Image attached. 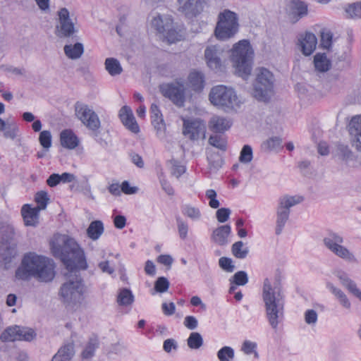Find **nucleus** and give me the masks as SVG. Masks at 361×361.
Here are the masks:
<instances>
[{"mask_svg":"<svg viewBox=\"0 0 361 361\" xmlns=\"http://www.w3.org/2000/svg\"><path fill=\"white\" fill-rule=\"evenodd\" d=\"M50 249L52 255L73 274L61 286L59 296L66 307L77 310L82 304L86 293L84 281L78 274V270H85L88 267L84 250L74 238L59 233L51 239Z\"/></svg>","mask_w":361,"mask_h":361,"instance_id":"1","label":"nucleus"},{"mask_svg":"<svg viewBox=\"0 0 361 361\" xmlns=\"http://www.w3.org/2000/svg\"><path fill=\"white\" fill-rule=\"evenodd\" d=\"M18 280L29 281L32 278L42 283L51 282L56 276L54 261L35 252L25 253L15 274Z\"/></svg>","mask_w":361,"mask_h":361,"instance_id":"2","label":"nucleus"},{"mask_svg":"<svg viewBox=\"0 0 361 361\" xmlns=\"http://www.w3.org/2000/svg\"><path fill=\"white\" fill-rule=\"evenodd\" d=\"M262 298L267 320L270 326L276 330L284 318L285 296L282 289L279 285L272 283L269 279H265Z\"/></svg>","mask_w":361,"mask_h":361,"instance_id":"3","label":"nucleus"},{"mask_svg":"<svg viewBox=\"0 0 361 361\" xmlns=\"http://www.w3.org/2000/svg\"><path fill=\"white\" fill-rule=\"evenodd\" d=\"M253 49L247 39L235 43L231 51V61L235 73L246 80L251 74L253 61Z\"/></svg>","mask_w":361,"mask_h":361,"instance_id":"4","label":"nucleus"},{"mask_svg":"<svg viewBox=\"0 0 361 361\" xmlns=\"http://www.w3.org/2000/svg\"><path fill=\"white\" fill-rule=\"evenodd\" d=\"M209 99L214 106L226 111L235 110L240 104L235 91L223 85H216L211 89Z\"/></svg>","mask_w":361,"mask_h":361,"instance_id":"5","label":"nucleus"},{"mask_svg":"<svg viewBox=\"0 0 361 361\" xmlns=\"http://www.w3.org/2000/svg\"><path fill=\"white\" fill-rule=\"evenodd\" d=\"M238 16L228 9H224L218 15L214 33L218 39L228 40L233 37L239 30Z\"/></svg>","mask_w":361,"mask_h":361,"instance_id":"6","label":"nucleus"},{"mask_svg":"<svg viewBox=\"0 0 361 361\" xmlns=\"http://www.w3.org/2000/svg\"><path fill=\"white\" fill-rule=\"evenodd\" d=\"M55 34L59 38H69L78 32L77 18L67 8H61L57 11Z\"/></svg>","mask_w":361,"mask_h":361,"instance_id":"7","label":"nucleus"},{"mask_svg":"<svg viewBox=\"0 0 361 361\" xmlns=\"http://www.w3.org/2000/svg\"><path fill=\"white\" fill-rule=\"evenodd\" d=\"M274 77L271 71L264 68L257 70L252 95L259 101H267L273 91Z\"/></svg>","mask_w":361,"mask_h":361,"instance_id":"8","label":"nucleus"},{"mask_svg":"<svg viewBox=\"0 0 361 361\" xmlns=\"http://www.w3.org/2000/svg\"><path fill=\"white\" fill-rule=\"evenodd\" d=\"M16 232L11 224L0 228V262H9L16 255Z\"/></svg>","mask_w":361,"mask_h":361,"instance_id":"9","label":"nucleus"},{"mask_svg":"<svg viewBox=\"0 0 361 361\" xmlns=\"http://www.w3.org/2000/svg\"><path fill=\"white\" fill-rule=\"evenodd\" d=\"M325 247L336 257L348 262H355L357 259L354 253L343 245V237L334 232L327 233L322 240Z\"/></svg>","mask_w":361,"mask_h":361,"instance_id":"10","label":"nucleus"},{"mask_svg":"<svg viewBox=\"0 0 361 361\" xmlns=\"http://www.w3.org/2000/svg\"><path fill=\"white\" fill-rule=\"evenodd\" d=\"M76 117L90 130L96 131L100 128L97 114L87 104L77 102L75 106Z\"/></svg>","mask_w":361,"mask_h":361,"instance_id":"11","label":"nucleus"},{"mask_svg":"<svg viewBox=\"0 0 361 361\" xmlns=\"http://www.w3.org/2000/svg\"><path fill=\"white\" fill-rule=\"evenodd\" d=\"M183 134L192 140L204 139L205 123L200 118H183Z\"/></svg>","mask_w":361,"mask_h":361,"instance_id":"12","label":"nucleus"},{"mask_svg":"<svg viewBox=\"0 0 361 361\" xmlns=\"http://www.w3.org/2000/svg\"><path fill=\"white\" fill-rule=\"evenodd\" d=\"M161 94L169 98L178 106H183L185 103V88L183 83H166L160 85Z\"/></svg>","mask_w":361,"mask_h":361,"instance_id":"13","label":"nucleus"},{"mask_svg":"<svg viewBox=\"0 0 361 361\" xmlns=\"http://www.w3.org/2000/svg\"><path fill=\"white\" fill-rule=\"evenodd\" d=\"M35 336L33 329L15 326L7 328L1 335L0 339L4 342H10L14 341H30Z\"/></svg>","mask_w":361,"mask_h":361,"instance_id":"14","label":"nucleus"},{"mask_svg":"<svg viewBox=\"0 0 361 361\" xmlns=\"http://www.w3.org/2000/svg\"><path fill=\"white\" fill-rule=\"evenodd\" d=\"M224 49L218 45H211L204 51V58L207 66L215 72L222 71L224 68L222 54Z\"/></svg>","mask_w":361,"mask_h":361,"instance_id":"15","label":"nucleus"},{"mask_svg":"<svg viewBox=\"0 0 361 361\" xmlns=\"http://www.w3.org/2000/svg\"><path fill=\"white\" fill-rule=\"evenodd\" d=\"M178 10L188 18L202 13L206 6V0H178Z\"/></svg>","mask_w":361,"mask_h":361,"instance_id":"16","label":"nucleus"},{"mask_svg":"<svg viewBox=\"0 0 361 361\" xmlns=\"http://www.w3.org/2000/svg\"><path fill=\"white\" fill-rule=\"evenodd\" d=\"M118 117L122 124L129 131L134 134L140 132V126L130 106L126 105L122 106L118 111Z\"/></svg>","mask_w":361,"mask_h":361,"instance_id":"17","label":"nucleus"},{"mask_svg":"<svg viewBox=\"0 0 361 361\" xmlns=\"http://www.w3.org/2000/svg\"><path fill=\"white\" fill-rule=\"evenodd\" d=\"M151 122L156 130L157 136L159 139H164L166 137V123L163 118V115L155 104H152L150 107Z\"/></svg>","mask_w":361,"mask_h":361,"instance_id":"18","label":"nucleus"},{"mask_svg":"<svg viewBox=\"0 0 361 361\" xmlns=\"http://www.w3.org/2000/svg\"><path fill=\"white\" fill-rule=\"evenodd\" d=\"M298 40L300 49L305 56L311 55L317 47V39L312 32H306L300 34Z\"/></svg>","mask_w":361,"mask_h":361,"instance_id":"19","label":"nucleus"},{"mask_svg":"<svg viewBox=\"0 0 361 361\" xmlns=\"http://www.w3.org/2000/svg\"><path fill=\"white\" fill-rule=\"evenodd\" d=\"M348 132L353 145L361 150V114L353 116L348 125Z\"/></svg>","mask_w":361,"mask_h":361,"instance_id":"20","label":"nucleus"},{"mask_svg":"<svg viewBox=\"0 0 361 361\" xmlns=\"http://www.w3.org/2000/svg\"><path fill=\"white\" fill-rule=\"evenodd\" d=\"M290 17L295 21L307 16L308 7L307 4L300 0H292L288 5Z\"/></svg>","mask_w":361,"mask_h":361,"instance_id":"21","label":"nucleus"},{"mask_svg":"<svg viewBox=\"0 0 361 361\" xmlns=\"http://www.w3.org/2000/svg\"><path fill=\"white\" fill-rule=\"evenodd\" d=\"M205 84L204 75L202 72L192 71L188 77L187 86L195 92H201Z\"/></svg>","mask_w":361,"mask_h":361,"instance_id":"22","label":"nucleus"},{"mask_svg":"<svg viewBox=\"0 0 361 361\" xmlns=\"http://www.w3.org/2000/svg\"><path fill=\"white\" fill-rule=\"evenodd\" d=\"M232 125L230 119L220 116H213L209 121V128L215 133H224Z\"/></svg>","mask_w":361,"mask_h":361,"instance_id":"23","label":"nucleus"},{"mask_svg":"<svg viewBox=\"0 0 361 361\" xmlns=\"http://www.w3.org/2000/svg\"><path fill=\"white\" fill-rule=\"evenodd\" d=\"M151 27L158 33L164 34L166 29L172 25V18L170 16H161L157 14L151 20Z\"/></svg>","mask_w":361,"mask_h":361,"instance_id":"24","label":"nucleus"},{"mask_svg":"<svg viewBox=\"0 0 361 361\" xmlns=\"http://www.w3.org/2000/svg\"><path fill=\"white\" fill-rule=\"evenodd\" d=\"M326 288L334 295L339 304L345 309L351 308V302L348 295L340 288L334 286L331 282H326Z\"/></svg>","mask_w":361,"mask_h":361,"instance_id":"25","label":"nucleus"},{"mask_svg":"<svg viewBox=\"0 0 361 361\" xmlns=\"http://www.w3.org/2000/svg\"><path fill=\"white\" fill-rule=\"evenodd\" d=\"M39 208L31 207L29 204H25L21 209V214L26 226H35L38 224Z\"/></svg>","mask_w":361,"mask_h":361,"instance_id":"26","label":"nucleus"},{"mask_svg":"<svg viewBox=\"0 0 361 361\" xmlns=\"http://www.w3.org/2000/svg\"><path fill=\"white\" fill-rule=\"evenodd\" d=\"M231 233V227L229 225L220 226L212 233V239L219 245H224L228 243V237Z\"/></svg>","mask_w":361,"mask_h":361,"instance_id":"27","label":"nucleus"},{"mask_svg":"<svg viewBox=\"0 0 361 361\" xmlns=\"http://www.w3.org/2000/svg\"><path fill=\"white\" fill-rule=\"evenodd\" d=\"M302 201L303 197L302 196L284 195L279 198L277 207L286 212H290L291 207L301 203Z\"/></svg>","mask_w":361,"mask_h":361,"instance_id":"28","label":"nucleus"},{"mask_svg":"<svg viewBox=\"0 0 361 361\" xmlns=\"http://www.w3.org/2000/svg\"><path fill=\"white\" fill-rule=\"evenodd\" d=\"M60 142L63 147L69 149H75L79 144L78 137L71 130H64L61 133Z\"/></svg>","mask_w":361,"mask_h":361,"instance_id":"29","label":"nucleus"},{"mask_svg":"<svg viewBox=\"0 0 361 361\" xmlns=\"http://www.w3.org/2000/svg\"><path fill=\"white\" fill-rule=\"evenodd\" d=\"M74 345L67 343L61 346L53 356L51 361H71L74 355Z\"/></svg>","mask_w":361,"mask_h":361,"instance_id":"30","label":"nucleus"},{"mask_svg":"<svg viewBox=\"0 0 361 361\" xmlns=\"http://www.w3.org/2000/svg\"><path fill=\"white\" fill-rule=\"evenodd\" d=\"M336 156H337L338 159L345 161L346 164L350 166H357V161L355 159V155L350 150L348 146L343 145H338L336 149Z\"/></svg>","mask_w":361,"mask_h":361,"instance_id":"31","label":"nucleus"},{"mask_svg":"<svg viewBox=\"0 0 361 361\" xmlns=\"http://www.w3.org/2000/svg\"><path fill=\"white\" fill-rule=\"evenodd\" d=\"M65 55L70 59L76 60L84 53V46L80 42L66 44L63 47Z\"/></svg>","mask_w":361,"mask_h":361,"instance_id":"32","label":"nucleus"},{"mask_svg":"<svg viewBox=\"0 0 361 361\" xmlns=\"http://www.w3.org/2000/svg\"><path fill=\"white\" fill-rule=\"evenodd\" d=\"M182 214L192 221H199L202 219V212L199 207L190 204H185L181 206Z\"/></svg>","mask_w":361,"mask_h":361,"instance_id":"33","label":"nucleus"},{"mask_svg":"<svg viewBox=\"0 0 361 361\" xmlns=\"http://www.w3.org/2000/svg\"><path fill=\"white\" fill-rule=\"evenodd\" d=\"M104 231L103 223L99 220H95L90 224L87 229V235L91 240H97L103 234Z\"/></svg>","mask_w":361,"mask_h":361,"instance_id":"34","label":"nucleus"},{"mask_svg":"<svg viewBox=\"0 0 361 361\" xmlns=\"http://www.w3.org/2000/svg\"><path fill=\"white\" fill-rule=\"evenodd\" d=\"M0 131L4 132L5 137L14 140L18 135L19 128L14 121L6 122L1 119Z\"/></svg>","mask_w":361,"mask_h":361,"instance_id":"35","label":"nucleus"},{"mask_svg":"<svg viewBox=\"0 0 361 361\" xmlns=\"http://www.w3.org/2000/svg\"><path fill=\"white\" fill-rule=\"evenodd\" d=\"M290 212L283 211L278 207H276V228H275V233L276 235H280L287 221L289 219Z\"/></svg>","mask_w":361,"mask_h":361,"instance_id":"36","label":"nucleus"},{"mask_svg":"<svg viewBox=\"0 0 361 361\" xmlns=\"http://www.w3.org/2000/svg\"><path fill=\"white\" fill-rule=\"evenodd\" d=\"M314 64L317 71L326 72L331 66V61L325 54H317L314 57Z\"/></svg>","mask_w":361,"mask_h":361,"instance_id":"37","label":"nucleus"},{"mask_svg":"<svg viewBox=\"0 0 361 361\" xmlns=\"http://www.w3.org/2000/svg\"><path fill=\"white\" fill-rule=\"evenodd\" d=\"M162 35L166 41L171 44L180 41L184 37V32L181 30H177L173 27V25L172 24Z\"/></svg>","mask_w":361,"mask_h":361,"instance_id":"38","label":"nucleus"},{"mask_svg":"<svg viewBox=\"0 0 361 361\" xmlns=\"http://www.w3.org/2000/svg\"><path fill=\"white\" fill-rule=\"evenodd\" d=\"M134 301V295L132 291L128 288L120 290L117 296V302L121 306L130 305Z\"/></svg>","mask_w":361,"mask_h":361,"instance_id":"39","label":"nucleus"},{"mask_svg":"<svg viewBox=\"0 0 361 361\" xmlns=\"http://www.w3.org/2000/svg\"><path fill=\"white\" fill-rule=\"evenodd\" d=\"M105 68L112 76L119 75L122 72V67L119 61L114 58H107L106 59Z\"/></svg>","mask_w":361,"mask_h":361,"instance_id":"40","label":"nucleus"},{"mask_svg":"<svg viewBox=\"0 0 361 361\" xmlns=\"http://www.w3.org/2000/svg\"><path fill=\"white\" fill-rule=\"evenodd\" d=\"M204 343L202 335L198 332H192L187 338V345L191 350L200 349Z\"/></svg>","mask_w":361,"mask_h":361,"instance_id":"41","label":"nucleus"},{"mask_svg":"<svg viewBox=\"0 0 361 361\" xmlns=\"http://www.w3.org/2000/svg\"><path fill=\"white\" fill-rule=\"evenodd\" d=\"M216 357L219 361H233L235 350L231 346H223L217 351Z\"/></svg>","mask_w":361,"mask_h":361,"instance_id":"42","label":"nucleus"},{"mask_svg":"<svg viewBox=\"0 0 361 361\" xmlns=\"http://www.w3.org/2000/svg\"><path fill=\"white\" fill-rule=\"evenodd\" d=\"M334 275L347 290H348L356 283L345 271L341 269L335 271Z\"/></svg>","mask_w":361,"mask_h":361,"instance_id":"43","label":"nucleus"},{"mask_svg":"<svg viewBox=\"0 0 361 361\" xmlns=\"http://www.w3.org/2000/svg\"><path fill=\"white\" fill-rule=\"evenodd\" d=\"M231 252L236 258L244 259L247 257L249 250L242 241H238L233 244Z\"/></svg>","mask_w":361,"mask_h":361,"instance_id":"44","label":"nucleus"},{"mask_svg":"<svg viewBox=\"0 0 361 361\" xmlns=\"http://www.w3.org/2000/svg\"><path fill=\"white\" fill-rule=\"evenodd\" d=\"M171 174L177 178L183 175L185 171V166L182 164L179 161L172 159L169 162Z\"/></svg>","mask_w":361,"mask_h":361,"instance_id":"45","label":"nucleus"},{"mask_svg":"<svg viewBox=\"0 0 361 361\" xmlns=\"http://www.w3.org/2000/svg\"><path fill=\"white\" fill-rule=\"evenodd\" d=\"M346 14L352 18H361V1L348 4L345 8Z\"/></svg>","mask_w":361,"mask_h":361,"instance_id":"46","label":"nucleus"},{"mask_svg":"<svg viewBox=\"0 0 361 361\" xmlns=\"http://www.w3.org/2000/svg\"><path fill=\"white\" fill-rule=\"evenodd\" d=\"M157 177L159 183L161 186L162 190L169 195H173L174 194V190L170 183L168 181L164 172L160 170L157 173Z\"/></svg>","mask_w":361,"mask_h":361,"instance_id":"47","label":"nucleus"},{"mask_svg":"<svg viewBox=\"0 0 361 361\" xmlns=\"http://www.w3.org/2000/svg\"><path fill=\"white\" fill-rule=\"evenodd\" d=\"M176 221L180 238L185 240L188 238L189 231L188 223L180 216L176 217Z\"/></svg>","mask_w":361,"mask_h":361,"instance_id":"48","label":"nucleus"},{"mask_svg":"<svg viewBox=\"0 0 361 361\" xmlns=\"http://www.w3.org/2000/svg\"><path fill=\"white\" fill-rule=\"evenodd\" d=\"M257 343L249 340H246L242 344L241 351H243V353L247 355L253 354L255 357L258 358L259 354L257 351Z\"/></svg>","mask_w":361,"mask_h":361,"instance_id":"49","label":"nucleus"},{"mask_svg":"<svg viewBox=\"0 0 361 361\" xmlns=\"http://www.w3.org/2000/svg\"><path fill=\"white\" fill-rule=\"evenodd\" d=\"M97 338L95 337L91 338L82 352V357L85 359L92 357L94 355L95 350L97 348Z\"/></svg>","mask_w":361,"mask_h":361,"instance_id":"50","label":"nucleus"},{"mask_svg":"<svg viewBox=\"0 0 361 361\" xmlns=\"http://www.w3.org/2000/svg\"><path fill=\"white\" fill-rule=\"evenodd\" d=\"M333 44V34L330 30L324 29L321 31V46L323 49H330Z\"/></svg>","mask_w":361,"mask_h":361,"instance_id":"51","label":"nucleus"},{"mask_svg":"<svg viewBox=\"0 0 361 361\" xmlns=\"http://www.w3.org/2000/svg\"><path fill=\"white\" fill-rule=\"evenodd\" d=\"M209 143L213 147L222 151H225L226 149V140L222 135H211L209 138Z\"/></svg>","mask_w":361,"mask_h":361,"instance_id":"52","label":"nucleus"},{"mask_svg":"<svg viewBox=\"0 0 361 361\" xmlns=\"http://www.w3.org/2000/svg\"><path fill=\"white\" fill-rule=\"evenodd\" d=\"M230 283H234L236 286H245L248 282V276L245 271H237L232 277L229 279Z\"/></svg>","mask_w":361,"mask_h":361,"instance_id":"53","label":"nucleus"},{"mask_svg":"<svg viewBox=\"0 0 361 361\" xmlns=\"http://www.w3.org/2000/svg\"><path fill=\"white\" fill-rule=\"evenodd\" d=\"M282 143L279 137H272L262 143V148L266 150H275L279 149Z\"/></svg>","mask_w":361,"mask_h":361,"instance_id":"54","label":"nucleus"},{"mask_svg":"<svg viewBox=\"0 0 361 361\" xmlns=\"http://www.w3.org/2000/svg\"><path fill=\"white\" fill-rule=\"evenodd\" d=\"M305 322L311 326H316L318 321V314L313 309H307L304 312Z\"/></svg>","mask_w":361,"mask_h":361,"instance_id":"55","label":"nucleus"},{"mask_svg":"<svg viewBox=\"0 0 361 361\" xmlns=\"http://www.w3.org/2000/svg\"><path fill=\"white\" fill-rule=\"evenodd\" d=\"M219 265L221 269L228 273H232L235 268L233 259L226 257H222L219 259Z\"/></svg>","mask_w":361,"mask_h":361,"instance_id":"56","label":"nucleus"},{"mask_svg":"<svg viewBox=\"0 0 361 361\" xmlns=\"http://www.w3.org/2000/svg\"><path fill=\"white\" fill-rule=\"evenodd\" d=\"M252 149L250 145H245L240 154L239 160L242 163H250L252 159Z\"/></svg>","mask_w":361,"mask_h":361,"instance_id":"57","label":"nucleus"},{"mask_svg":"<svg viewBox=\"0 0 361 361\" xmlns=\"http://www.w3.org/2000/svg\"><path fill=\"white\" fill-rule=\"evenodd\" d=\"M205 196L209 200V205L211 208L217 209L220 206L219 201L216 199V192L214 190H207L205 192Z\"/></svg>","mask_w":361,"mask_h":361,"instance_id":"58","label":"nucleus"},{"mask_svg":"<svg viewBox=\"0 0 361 361\" xmlns=\"http://www.w3.org/2000/svg\"><path fill=\"white\" fill-rule=\"evenodd\" d=\"M169 288V281L164 276L159 277L154 283V289L158 293H164Z\"/></svg>","mask_w":361,"mask_h":361,"instance_id":"59","label":"nucleus"},{"mask_svg":"<svg viewBox=\"0 0 361 361\" xmlns=\"http://www.w3.org/2000/svg\"><path fill=\"white\" fill-rule=\"evenodd\" d=\"M48 200L49 198L46 192H37L35 196V201L37 203L36 208H39V210L44 209L47 207Z\"/></svg>","mask_w":361,"mask_h":361,"instance_id":"60","label":"nucleus"},{"mask_svg":"<svg viewBox=\"0 0 361 361\" xmlns=\"http://www.w3.org/2000/svg\"><path fill=\"white\" fill-rule=\"evenodd\" d=\"M39 140L40 145L44 149H49L51 146V135L49 130H43L40 133Z\"/></svg>","mask_w":361,"mask_h":361,"instance_id":"61","label":"nucleus"},{"mask_svg":"<svg viewBox=\"0 0 361 361\" xmlns=\"http://www.w3.org/2000/svg\"><path fill=\"white\" fill-rule=\"evenodd\" d=\"M98 268L104 274L113 275L115 272V268L112 266L110 262L107 259L102 260L97 264Z\"/></svg>","mask_w":361,"mask_h":361,"instance_id":"62","label":"nucleus"},{"mask_svg":"<svg viewBox=\"0 0 361 361\" xmlns=\"http://www.w3.org/2000/svg\"><path fill=\"white\" fill-rule=\"evenodd\" d=\"M231 214V211L228 208H221L219 209L216 212V216L217 221L219 223H224L228 221Z\"/></svg>","mask_w":361,"mask_h":361,"instance_id":"63","label":"nucleus"},{"mask_svg":"<svg viewBox=\"0 0 361 361\" xmlns=\"http://www.w3.org/2000/svg\"><path fill=\"white\" fill-rule=\"evenodd\" d=\"M163 349L168 353L173 350H176L178 349V343L173 338H168L164 341Z\"/></svg>","mask_w":361,"mask_h":361,"instance_id":"64","label":"nucleus"}]
</instances>
